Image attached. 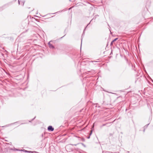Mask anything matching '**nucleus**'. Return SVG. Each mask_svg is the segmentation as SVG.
I'll use <instances>...</instances> for the list:
<instances>
[{"label":"nucleus","mask_w":153,"mask_h":153,"mask_svg":"<svg viewBox=\"0 0 153 153\" xmlns=\"http://www.w3.org/2000/svg\"><path fill=\"white\" fill-rule=\"evenodd\" d=\"M48 130L50 131H53L54 130V128L51 126H49L48 128Z\"/></svg>","instance_id":"nucleus-1"},{"label":"nucleus","mask_w":153,"mask_h":153,"mask_svg":"<svg viewBox=\"0 0 153 153\" xmlns=\"http://www.w3.org/2000/svg\"><path fill=\"white\" fill-rule=\"evenodd\" d=\"M19 4H22V5H23L24 4V1H22V2H20L19 0Z\"/></svg>","instance_id":"nucleus-3"},{"label":"nucleus","mask_w":153,"mask_h":153,"mask_svg":"<svg viewBox=\"0 0 153 153\" xmlns=\"http://www.w3.org/2000/svg\"><path fill=\"white\" fill-rule=\"evenodd\" d=\"M149 124H148V125H146L147 126H146V127H147V126H148L149 125Z\"/></svg>","instance_id":"nucleus-17"},{"label":"nucleus","mask_w":153,"mask_h":153,"mask_svg":"<svg viewBox=\"0 0 153 153\" xmlns=\"http://www.w3.org/2000/svg\"><path fill=\"white\" fill-rule=\"evenodd\" d=\"M72 145H73V144H71ZM74 145H75V146H76L77 145V144H74Z\"/></svg>","instance_id":"nucleus-15"},{"label":"nucleus","mask_w":153,"mask_h":153,"mask_svg":"<svg viewBox=\"0 0 153 153\" xmlns=\"http://www.w3.org/2000/svg\"><path fill=\"white\" fill-rule=\"evenodd\" d=\"M24 150L25 151V152H29V151H26V150Z\"/></svg>","instance_id":"nucleus-11"},{"label":"nucleus","mask_w":153,"mask_h":153,"mask_svg":"<svg viewBox=\"0 0 153 153\" xmlns=\"http://www.w3.org/2000/svg\"><path fill=\"white\" fill-rule=\"evenodd\" d=\"M113 42H112V41L111 42V45H113Z\"/></svg>","instance_id":"nucleus-12"},{"label":"nucleus","mask_w":153,"mask_h":153,"mask_svg":"<svg viewBox=\"0 0 153 153\" xmlns=\"http://www.w3.org/2000/svg\"><path fill=\"white\" fill-rule=\"evenodd\" d=\"M94 62H96V61H94Z\"/></svg>","instance_id":"nucleus-19"},{"label":"nucleus","mask_w":153,"mask_h":153,"mask_svg":"<svg viewBox=\"0 0 153 153\" xmlns=\"http://www.w3.org/2000/svg\"><path fill=\"white\" fill-rule=\"evenodd\" d=\"M118 39V38H116L114 39L112 41V42H114L115 41H116Z\"/></svg>","instance_id":"nucleus-6"},{"label":"nucleus","mask_w":153,"mask_h":153,"mask_svg":"<svg viewBox=\"0 0 153 153\" xmlns=\"http://www.w3.org/2000/svg\"><path fill=\"white\" fill-rule=\"evenodd\" d=\"M82 141H85V139H84V138H82Z\"/></svg>","instance_id":"nucleus-10"},{"label":"nucleus","mask_w":153,"mask_h":153,"mask_svg":"<svg viewBox=\"0 0 153 153\" xmlns=\"http://www.w3.org/2000/svg\"><path fill=\"white\" fill-rule=\"evenodd\" d=\"M10 150H17V151L18 150V149H17L14 148L13 149L10 148Z\"/></svg>","instance_id":"nucleus-4"},{"label":"nucleus","mask_w":153,"mask_h":153,"mask_svg":"<svg viewBox=\"0 0 153 153\" xmlns=\"http://www.w3.org/2000/svg\"><path fill=\"white\" fill-rule=\"evenodd\" d=\"M106 125V124H103L102 125V126H105V125Z\"/></svg>","instance_id":"nucleus-13"},{"label":"nucleus","mask_w":153,"mask_h":153,"mask_svg":"<svg viewBox=\"0 0 153 153\" xmlns=\"http://www.w3.org/2000/svg\"><path fill=\"white\" fill-rule=\"evenodd\" d=\"M92 131L91 130V133H90V136L91 134H92Z\"/></svg>","instance_id":"nucleus-8"},{"label":"nucleus","mask_w":153,"mask_h":153,"mask_svg":"<svg viewBox=\"0 0 153 153\" xmlns=\"http://www.w3.org/2000/svg\"><path fill=\"white\" fill-rule=\"evenodd\" d=\"M81 144L83 146H84V147H86L85 145V144H84L83 143H81Z\"/></svg>","instance_id":"nucleus-7"},{"label":"nucleus","mask_w":153,"mask_h":153,"mask_svg":"<svg viewBox=\"0 0 153 153\" xmlns=\"http://www.w3.org/2000/svg\"><path fill=\"white\" fill-rule=\"evenodd\" d=\"M92 131L91 130V133H90V136L91 134H92Z\"/></svg>","instance_id":"nucleus-9"},{"label":"nucleus","mask_w":153,"mask_h":153,"mask_svg":"<svg viewBox=\"0 0 153 153\" xmlns=\"http://www.w3.org/2000/svg\"><path fill=\"white\" fill-rule=\"evenodd\" d=\"M69 146V145H68L66 146L67 147H68V146Z\"/></svg>","instance_id":"nucleus-18"},{"label":"nucleus","mask_w":153,"mask_h":153,"mask_svg":"<svg viewBox=\"0 0 153 153\" xmlns=\"http://www.w3.org/2000/svg\"><path fill=\"white\" fill-rule=\"evenodd\" d=\"M51 42V41H50L48 43L49 47L50 48L54 49V46L50 43Z\"/></svg>","instance_id":"nucleus-2"},{"label":"nucleus","mask_w":153,"mask_h":153,"mask_svg":"<svg viewBox=\"0 0 153 153\" xmlns=\"http://www.w3.org/2000/svg\"><path fill=\"white\" fill-rule=\"evenodd\" d=\"M29 152L30 153H39V152H35V151H29Z\"/></svg>","instance_id":"nucleus-5"},{"label":"nucleus","mask_w":153,"mask_h":153,"mask_svg":"<svg viewBox=\"0 0 153 153\" xmlns=\"http://www.w3.org/2000/svg\"><path fill=\"white\" fill-rule=\"evenodd\" d=\"M90 138V136H89L88 137H87V138L88 139H89Z\"/></svg>","instance_id":"nucleus-14"},{"label":"nucleus","mask_w":153,"mask_h":153,"mask_svg":"<svg viewBox=\"0 0 153 153\" xmlns=\"http://www.w3.org/2000/svg\"><path fill=\"white\" fill-rule=\"evenodd\" d=\"M35 118V117L34 118H33V119H32V120H34Z\"/></svg>","instance_id":"nucleus-16"}]
</instances>
